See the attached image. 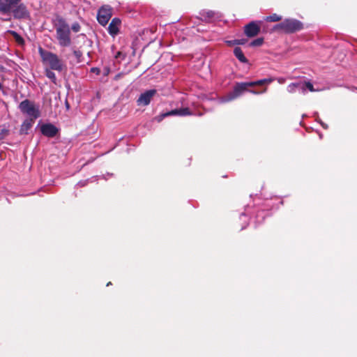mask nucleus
<instances>
[{
	"mask_svg": "<svg viewBox=\"0 0 357 357\" xmlns=\"http://www.w3.org/2000/svg\"><path fill=\"white\" fill-rule=\"evenodd\" d=\"M305 91L308 89L310 91H314V87L313 85L310 82H305Z\"/></svg>",
	"mask_w": 357,
	"mask_h": 357,
	"instance_id": "obj_26",
	"label": "nucleus"
},
{
	"mask_svg": "<svg viewBox=\"0 0 357 357\" xmlns=\"http://www.w3.org/2000/svg\"><path fill=\"white\" fill-rule=\"evenodd\" d=\"M111 284H112V283H111V282H109L107 284V286H109V285H110Z\"/></svg>",
	"mask_w": 357,
	"mask_h": 357,
	"instance_id": "obj_37",
	"label": "nucleus"
},
{
	"mask_svg": "<svg viewBox=\"0 0 357 357\" xmlns=\"http://www.w3.org/2000/svg\"><path fill=\"white\" fill-rule=\"evenodd\" d=\"M235 56L242 63H248V59L244 56L242 50L240 47H235L234 50Z\"/></svg>",
	"mask_w": 357,
	"mask_h": 357,
	"instance_id": "obj_16",
	"label": "nucleus"
},
{
	"mask_svg": "<svg viewBox=\"0 0 357 357\" xmlns=\"http://www.w3.org/2000/svg\"><path fill=\"white\" fill-rule=\"evenodd\" d=\"M21 0H1L0 13L7 14L11 12L12 9L20 2Z\"/></svg>",
	"mask_w": 357,
	"mask_h": 357,
	"instance_id": "obj_9",
	"label": "nucleus"
},
{
	"mask_svg": "<svg viewBox=\"0 0 357 357\" xmlns=\"http://www.w3.org/2000/svg\"><path fill=\"white\" fill-rule=\"evenodd\" d=\"M234 44L243 45V44H244V40H234Z\"/></svg>",
	"mask_w": 357,
	"mask_h": 357,
	"instance_id": "obj_29",
	"label": "nucleus"
},
{
	"mask_svg": "<svg viewBox=\"0 0 357 357\" xmlns=\"http://www.w3.org/2000/svg\"><path fill=\"white\" fill-rule=\"evenodd\" d=\"M70 29L75 33L79 32L80 30V25L77 22H75L73 24Z\"/></svg>",
	"mask_w": 357,
	"mask_h": 357,
	"instance_id": "obj_25",
	"label": "nucleus"
},
{
	"mask_svg": "<svg viewBox=\"0 0 357 357\" xmlns=\"http://www.w3.org/2000/svg\"><path fill=\"white\" fill-rule=\"evenodd\" d=\"M40 132L45 137H54L57 135L59 129L52 123H44L40 126Z\"/></svg>",
	"mask_w": 357,
	"mask_h": 357,
	"instance_id": "obj_10",
	"label": "nucleus"
},
{
	"mask_svg": "<svg viewBox=\"0 0 357 357\" xmlns=\"http://www.w3.org/2000/svg\"><path fill=\"white\" fill-rule=\"evenodd\" d=\"M299 86V85H296L295 83H291L287 86V91L289 93H295L296 92V87Z\"/></svg>",
	"mask_w": 357,
	"mask_h": 357,
	"instance_id": "obj_23",
	"label": "nucleus"
},
{
	"mask_svg": "<svg viewBox=\"0 0 357 357\" xmlns=\"http://www.w3.org/2000/svg\"><path fill=\"white\" fill-rule=\"evenodd\" d=\"M38 52L43 62L48 64L51 70L59 72L63 70L65 65L56 54L44 50L41 47Z\"/></svg>",
	"mask_w": 357,
	"mask_h": 357,
	"instance_id": "obj_2",
	"label": "nucleus"
},
{
	"mask_svg": "<svg viewBox=\"0 0 357 357\" xmlns=\"http://www.w3.org/2000/svg\"><path fill=\"white\" fill-rule=\"evenodd\" d=\"M91 70L96 75H99L100 73V70L98 68H92Z\"/></svg>",
	"mask_w": 357,
	"mask_h": 357,
	"instance_id": "obj_28",
	"label": "nucleus"
},
{
	"mask_svg": "<svg viewBox=\"0 0 357 357\" xmlns=\"http://www.w3.org/2000/svg\"><path fill=\"white\" fill-rule=\"evenodd\" d=\"M120 54H121V52H119L117 53L116 56V58H117V57L120 55Z\"/></svg>",
	"mask_w": 357,
	"mask_h": 357,
	"instance_id": "obj_36",
	"label": "nucleus"
},
{
	"mask_svg": "<svg viewBox=\"0 0 357 357\" xmlns=\"http://www.w3.org/2000/svg\"><path fill=\"white\" fill-rule=\"evenodd\" d=\"M295 84L296 85H299V86L296 87V91L299 92L300 93L304 94L305 93V82H295Z\"/></svg>",
	"mask_w": 357,
	"mask_h": 357,
	"instance_id": "obj_18",
	"label": "nucleus"
},
{
	"mask_svg": "<svg viewBox=\"0 0 357 357\" xmlns=\"http://www.w3.org/2000/svg\"><path fill=\"white\" fill-rule=\"evenodd\" d=\"M263 80H264V84H270L274 80V78L263 79Z\"/></svg>",
	"mask_w": 357,
	"mask_h": 357,
	"instance_id": "obj_30",
	"label": "nucleus"
},
{
	"mask_svg": "<svg viewBox=\"0 0 357 357\" xmlns=\"http://www.w3.org/2000/svg\"><path fill=\"white\" fill-rule=\"evenodd\" d=\"M108 73H109V69L108 68H105V75H107Z\"/></svg>",
	"mask_w": 357,
	"mask_h": 357,
	"instance_id": "obj_34",
	"label": "nucleus"
},
{
	"mask_svg": "<svg viewBox=\"0 0 357 357\" xmlns=\"http://www.w3.org/2000/svg\"><path fill=\"white\" fill-rule=\"evenodd\" d=\"M10 33L13 36V37L15 38V39L17 43L21 44V45L24 43V39L17 32H15L14 31H10Z\"/></svg>",
	"mask_w": 357,
	"mask_h": 357,
	"instance_id": "obj_19",
	"label": "nucleus"
},
{
	"mask_svg": "<svg viewBox=\"0 0 357 357\" xmlns=\"http://www.w3.org/2000/svg\"><path fill=\"white\" fill-rule=\"evenodd\" d=\"M264 43V39L262 38H258L254 40H252L251 43H250V46H252V47H257V46H261Z\"/></svg>",
	"mask_w": 357,
	"mask_h": 357,
	"instance_id": "obj_21",
	"label": "nucleus"
},
{
	"mask_svg": "<svg viewBox=\"0 0 357 357\" xmlns=\"http://www.w3.org/2000/svg\"><path fill=\"white\" fill-rule=\"evenodd\" d=\"M248 87H250L248 85V82L236 83L232 91L220 98L219 102L225 103L235 100L241 96L243 92L248 91Z\"/></svg>",
	"mask_w": 357,
	"mask_h": 357,
	"instance_id": "obj_4",
	"label": "nucleus"
},
{
	"mask_svg": "<svg viewBox=\"0 0 357 357\" xmlns=\"http://www.w3.org/2000/svg\"><path fill=\"white\" fill-rule=\"evenodd\" d=\"M260 31V26L257 22H251L245 26L244 32L248 37H254Z\"/></svg>",
	"mask_w": 357,
	"mask_h": 357,
	"instance_id": "obj_11",
	"label": "nucleus"
},
{
	"mask_svg": "<svg viewBox=\"0 0 357 357\" xmlns=\"http://www.w3.org/2000/svg\"><path fill=\"white\" fill-rule=\"evenodd\" d=\"M320 123L321 124V126L324 128H327V126L325 125L324 123L321 122L320 121Z\"/></svg>",
	"mask_w": 357,
	"mask_h": 357,
	"instance_id": "obj_33",
	"label": "nucleus"
},
{
	"mask_svg": "<svg viewBox=\"0 0 357 357\" xmlns=\"http://www.w3.org/2000/svg\"><path fill=\"white\" fill-rule=\"evenodd\" d=\"M1 88H2V85H1V84L0 83V89H1Z\"/></svg>",
	"mask_w": 357,
	"mask_h": 357,
	"instance_id": "obj_38",
	"label": "nucleus"
},
{
	"mask_svg": "<svg viewBox=\"0 0 357 357\" xmlns=\"http://www.w3.org/2000/svg\"><path fill=\"white\" fill-rule=\"evenodd\" d=\"M262 84H264V80H263V79L255 82H248V85L250 86V87Z\"/></svg>",
	"mask_w": 357,
	"mask_h": 357,
	"instance_id": "obj_22",
	"label": "nucleus"
},
{
	"mask_svg": "<svg viewBox=\"0 0 357 357\" xmlns=\"http://www.w3.org/2000/svg\"><path fill=\"white\" fill-rule=\"evenodd\" d=\"M191 114H192V113L190 112V110L188 107H183V108H181V109H172L170 112L163 114L162 116L166 117L168 116H175V115L185 116H188V115H191Z\"/></svg>",
	"mask_w": 357,
	"mask_h": 357,
	"instance_id": "obj_12",
	"label": "nucleus"
},
{
	"mask_svg": "<svg viewBox=\"0 0 357 357\" xmlns=\"http://www.w3.org/2000/svg\"><path fill=\"white\" fill-rule=\"evenodd\" d=\"M35 120L27 119L24 121L20 128V133L21 134H27L28 131L31 128L33 124L34 123Z\"/></svg>",
	"mask_w": 357,
	"mask_h": 357,
	"instance_id": "obj_15",
	"label": "nucleus"
},
{
	"mask_svg": "<svg viewBox=\"0 0 357 357\" xmlns=\"http://www.w3.org/2000/svg\"><path fill=\"white\" fill-rule=\"evenodd\" d=\"M86 184V181H79L77 185L79 186H84Z\"/></svg>",
	"mask_w": 357,
	"mask_h": 357,
	"instance_id": "obj_31",
	"label": "nucleus"
},
{
	"mask_svg": "<svg viewBox=\"0 0 357 357\" xmlns=\"http://www.w3.org/2000/svg\"><path fill=\"white\" fill-rule=\"evenodd\" d=\"M112 15V9L109 6H102L99 8L97 14L98 22L102 26H105Z\"/></svg>",
	"mask_w": 357,
	"mask_h": 357,
	"instance_id": "obj_6",
	"label": "nucleus"
},
{
	"mask_svg": "<svg viewBox=\"0 0 357 357\" xmlns=\"http://www.w3.org/2000/svg\"><path fill=\"white\" fill-rule=\"evenodd\" d=\"M227 43H228L229 45H234V40H233V41H227Z\"/></svg>",
	"mask_w": 357,
	"mask_h": 357,
	"instance_id": "obj_35",
	"label": "nucleus"
},
{
	"mask_svg": "<svg viewBox=\"0 0 357 357\" xmlns=\"http://www.w3.org/2000/svg\"><path fill=\"white\" fill-rule=\"evenodd\" d=\"M16 19H25L29 17V13L23 3L17 4L11 10Z\"/></svg>",
	"mask_w": 357,
	"mask_h": 357,
	"instance_id": "obj_8",
	"label": "nucleus"
},
{
	"mask_svg": "<svg viewBox=\"0 0 357 357\" xmlns=\"http://www.w3.org/2000/svg\"><path fill=\"white\" fill-rule=\"evenodd\" d=\"M199 15H201L200 19L205 22H211L215 18L220 17L219 13L213 10H202Z\"/></svg>",
	"mask_w": 357,
	"mask_h": 357,
	"instance_id": "obj_13",
	"label": "nucleus"
},
{
	"mask_svg": "<svg viewBox=\"0 0 357 357\" xmlns=\"http://www.w3.org/2000/svg\"><path fill=\"white\" fill-rule=\"evenodd\" d=\"M20 111L27 115L29 119L36 120L40 116V112L38 105H36L34 102L29 100H24L19 105Z\"/></svg>",
	"mask_w": 357,
	"mask_h": 357,
	"instance_id": "obj_3",
	"label": "nucleus"
},
{
	"mask_svg": "<svg viewBox=\"0 0 357 357\" xmlns=\"http://www.w3.org/2000/svg\"><path fill=\"white\" fill-rule=\"evenodd\" d=\"M303 27V23L296 19H286L275 26V29H282L284 32L287 33L300 31Z\"/></svg>",
	"mask_w": 357,
	"mask_h": 357,
	"instance_id": "obj_5",
	"label": "nucleus"
},
{
	"mask_svg": "<svg viewBox=\"0 0 357 357\" xmlns=\"http://www.w3.org/2000/svg\"><path fill=\"white\" fill-rule=\"evenodd\" d=\"M281 16H279L277 14H273L270 16L266 17V20L268 22H278L281 20Z\"/></svg>",
	"mask_w": 357,
	"mask_h": 357,
	"instance_id": "obj_20",
	"label": "nucleus"
},
{
	"mask_svg": "<svg viewBox=\"0 0 357 357\" xmlns=\"http://www.w3.org/2000/svg\"><path fill=\"white\" fill-rule=\"evenodd\" d=\"M155 89L147 90L142 93L137 100V105L146 106L150 102L153 97L156 94Z\"/></svg>",
	"mask_w": 357,
	"mask_h": 357,
	"instance_id": "obj_7",
	"label": "nucleus"
},
{
	"mask_svg": "<svg viewBox=\"0 0 357 357\" xmlns=\"http://www.w3.org/2000/svg\"><path fill=\"white\" fill-rule=\"evenodd\" d=\"M56 29V38L61 47H68L71 45L70 27L62 17H57L54 22Z\"/></svg>",
	"mask_w": 357,
	"mask_h": 357,
	"instance_id": "obj_1",
	"label": "nucleus"
},
{
	"mask_svg": "<svg viewBox=\"0 0 357 357\" xmlns=\"http://www.w3.org/2000/svg\"><path fill=\"white\" fill-rule=\"evenodd\" d=\"M267 89L265 88L263 91L261 92H259V91H255V90H249L248 91L253 93V94H260L261 93H265Z\"/></svg>",
	"mask_w": 357,
	"mask_h": 357,
	"instance_id": "obj_27",
	"label": "nucleus"
},
{
	"mask_svg": "<svg viewBox=\"0 0 357 357\" xmlns=\"http://www.w3.org/2000/svg\"><path fill=\"white\" fill-rule=\"evenodd\" d=\"M73 54L76 57L78 62L81 61V57L82 56V52L80 50H75L73 51Z\"/></svg>",
	"mask_w": 357,
	"mask_h": 357,
	"instance_id": "obj_24",
	"label": "nucleus"
},
{
	"mask_svg": "<svg viewBox=\"0 0 357 357\" xmlns=\"http://www.w3.org/2000/svg\"><path fill=\"white\" fill-rule=\"evenodd\" d=\"M120 24L121 20L119 18L112 19L108 26V32L111 36H114L119 33Z\"/></svg>",
	"mask_w": 357,
	"mask_h": 357,
	"instance_id": "obj_14",
	"label": "nucleus"
},
{
	"mask_svg": "<svg viewBox=\"0 0 357 357\" xmlns=\"http://www.w3.org/2000/svg\"><path fill=\"white\" fill-rule=\"evenodd\" d=\"M278 80V82L280 84H282L284 82V79L283 78H279Z\"/></svg>",
	"mask_w": 357,
	"mask_h": 357,
	"instance_id": "obj_32",
	"label": "nucleus"
},
{
	"mask_svg": "<svg viewBox=\"0 0 357 357\" xmlns=\"http://www.w3.org/2000/svg\"><path fill=\"white\" fill-rule=\"evenodd\" d=\"M45 75L54 83H56V77L55 73L51 69L45 70Z\"/></svg>",
	"mask_w": 357,
	"mask_h": 357,
	"instance_id": "obj_17",
	"label": "nucleus"
}]
</instances>
